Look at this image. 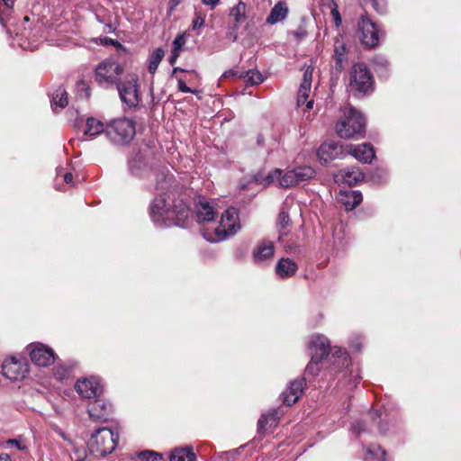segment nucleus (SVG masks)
I'll use <instances>...</instances> for the list:
<instances>
[{"label":"nucleus","instance_id":"obj_6","mask_svg":"<svg viewBox=\"0 0 461 461\" xmlns=\"http://www.w3.org/2000/svg\"><path fill=\"white\" fill-rule=\"evenodd\" d=\"M123 71L122 67L113 59L99 63L95 70V80L102 87L110 88L117 85Z\"/></svg>","mask_w":461,"mask_h":461},{"label":"nucleus","instance_id":"obj_20","mask_svg":"<svg viewBox=\"0 0 461 461\" xmlns=\"http://www.w3.org/2000/svg\"><path fill=\"white\" fill-rule=\"evenodd\" d=\"M348 60L347 48L342 37L338 36L334 41L335 69L341 71Z\"/></svg>","mask_w":461,"mask_h":461},{"label":"nucleus","instance_id":"obj_17","mask_svg":"<svg viewBox=\"0 0 461 461\" xmlns=\"http://www.w3.org/2000/svg\"><path fill=\"white\" fill-rule=\"evenodd\" d=\"M346 149L355 158L363 163H370L375 157L374 148L368 143L348 145Z\"/></svg>","mask_w":461,"mask_h":461},{"label":"nucleus","instance_id":"obj_53","mask_svg":"<svg viewBox=\"0 0 461 461\" xmlns=\"http://www.w3.org/2000/svg\"><path fill=\"white\" fill-rule=\"evenodd\" d=\"M178 56H179V52H175L172 50V54L169 58V63L174 64L176 62V59L178 58Z\"/></svg>","mask_w":461,"mask_h":461},{"label":"nucleus","instance_id":"obj_38","mask_svg":"<svg viewBox=\"0 0 461 461\" xmlns=\"http://www.w3.org/2000/svg\"><path fill=\"white\" fill-rule=\"evenodd\" d=\"M310 92H311V88L300 86L299 90H298V96H297V105L298 106H302L304 104V103L307 101Z\"/></svg>","mask_w":461,"mask_h":461},{"label":"nucleus","instance_id":"obj_40","mask_svg":"<svg viewBox=\"0 0 461 461\" xmlns=\"http://www.w3.org/2000/svg\"><path fill=\"white\" fill-rule=\"evenodd\" d=\"M185 44V35L178 34L172 42V50L175 52H180Z\"/></svg>","mask_w":461,"mask_h":461},{"label":"nucleus","instance_id":"obj_19","mask_svg":"<svg viewBox=\"0 0 461 461\" xmlns=\"http://www.w3.org/2000/svg\"><path fill=\"white\" fill-rule=\"evenodd\" d=\"M274 243L269 240L259 242L253 250V258L257 263H263L274 257Z\"/></svg>","mask_w":461,"mask_h":461},{"label":"nucleus","instance_id":"obj_43","mask_svg":"<svg viewBox=\"0 0 461 461\" xmlns=\"http://www.w3.org/2000/svg\"><path fill=\"white\" fill-rule=\"evenodd\" d=\"M205 15L201 13H196L195 18L193 21V29L196 30L202 28L204 25Z\"/></svg>","mask_w":461,"mask_h":461},{"label":"nucleus","instance_id":"obj_3","mask_svg":"<svg viewBox=\"0 0 461 461\" xmlns=\"http://www.w3.org/2000/svg\"><path fill=\"white\" fill-rule=\"evenodd\" d=\"M240 229L236 209L229 208L221 215L220 224L212 231L205 230L203 236L210 242H219L234 235Z\"/></svg>","mask_w":461,"mask_h":461},{"label":"nucleus","instance_id":"obj_42","mask_svg":"<svg viewBox=\"0 0 461 461\" xmlns=\"http://www.w3.org/2000/svg\"><path fill=\"white\" fill-rule=\"evenodd\" d=\"M312 68H307L303 73V81L301 83V86L312 87Z\"/></svg>","mask_w":461,"mask_h":461},{"label":"nucleus","instance_id":"obj_37","mask_svg":"<svg viewBox=\"0 0 461 461\" xmlns=\"http://www.w3.org/2000/svg\"><path fill=\"white\" fill-rule=\"evenodd\" d=\"M286 205L287 202H285L284 207L282 208L278 214L277 224L280 227V229H285L289 224V215L285 210Z\"/></svg>","mask_w":461,"mask_h":461},{"label":"nucleus","instance_id":"obj_34","mask_svg":"<svg viewBox=\"0 0 461 461\" xmlns=\"http://www.w3.org/2000/svg\"><path fill=\"white\" fill-rule=\"evenodd\" d=\"M52 104L59 107V108H64L68 105V96L67 92L62 87H59L53 94L52 96Z\"/></svg>","mask_w":461,"mask_h":461},{"label":"nucleus","instance_id":"obj_33","mask_svg":"<svg viewBox=\"0 0 461 461\" xmlns=\"http://www.w3.org/2000/svg\"><path fill=\"white\" fill-rule=\"evenodd\" d=\"M164 50L161 48H158L153 50L149 58V72L154 74L158 69V67L164 57Z\"/></svg>","mask_w":461,"mask_h":461},{"label":"nucleus","instance_id":"obj_31","mask_svg":"<svg viewBox=\"0 0 461 461\" xmlns=\"http://www.w3.org/2000/svg\"><path fill=\"white\" fill-rule=\"evenodd\" d=\"M296 185L312 179L315 176V170L308 166L294 167Z\"/></svg>","mask_w":461,"mask_h":461},{"label":"nucleus","instance_id":"obj_54","mask_svg":"<svg viewBox=\"0 0 461 461\" xmlns=\"http://www.w3.org/2000/svg\"><path fill=\"white\" fill-rule=\"evenodd\" d=\"M377 66H381V68H386L388 66V61L384 59H379V61H376Z\"/></svg>","mask_w":461,"mask_h":461},{"label":"nucleus","instance_id":"obj_9","mask_svg":"<svg viewBox=\"0 0 461 461\" xmlns=\"http://www.w3.org/2000/svg\"><path fill=\"white\" fill-rule=\"evenodd\" d=\"M358 27L361 32L360 39L365 46L374 48L378 45L379 30L367 16L361 17Z\"/></svg>","mask_w":461,"mask_h":461},{"label":"nucleus","instance_id":"obj_48","mask_svg":"<svg viewBox=\"0 0 461 461\" xmlns=\"http://www.w3.org/2000/svg\"><path fill=\"white\" fill-rule=\"evenodd\" d=\"M177 87L180 92L183 93H194V91L186 86L184 80L178 79Z\"/></svg>","mask_w":461,"mask_h":461},{"label":"nucleus","instance_id":"obj_14","mask_svg":"<svg viewBox=\"0 0 461 461\" xmlns=\"http://www.w3.org/2000/svg\"><path fill=\"white\" fill-rule=\"evenodd\" d=\"M343 153V146L335 141L324 142L317 150L319 160L324 164L339 158Z\"/></svg>","mask_w":461,"mask_h":461},{"label":"nucleus","instance_id":"obj_29","mask_svg":"<svg viewBox=\"0 0 461 461\" xmlns=\"http://www.w3.org/2000/svg\"><path fill=\"white\" fill-rule=\"evenodd\" d=\"M103 132H105V128L101 121L93 117L87 119L86 130L84 131L85 135L90 138H95Z\"/></svg>","mask_w":461,"mask_h":461},{"label":"nucleus","instance_id":"obj_62","mask_svg":"<svg viewBox=\"0 0 461 461\" xmlns=\"http://www.w3.org/2000/svg\"><path fill=\"white\" fill-rule=\"evenodd\" d=\"M86 96L88 97V96H89L88 89H87V88H86Z\"/></svg>","mask_w":461,"mask_h":461},{"label":"nucleus","instance_id":"obj_23","mask_svg":"<svg viewBox=\"0 0 461 461\" xmlns=\"http://www.w3.org/2000/svg\"><path fill=\"white\" fill-rule=\"evenodd\" d=\"M229 16L233 20V28L239 29L240 24L247 20V5L239 1L237 5L230 9Z\"/></svg>","mask_w":461,"mask_h":461},{"label":"nucleus","instance_id":"obj_59","mask_svg":"<svg viewBox=\"0 0 461 461\" xmlns=\"http://www.w3.org/2000/svg\"><path fill=\"white\" fill-rule=\"evenodd\" d=\"M57 432H58V434H59V435L63 439H65V440H68V438H67L66 434H65L62 430H60V429H57Z\"/></svg>","mask_w":461,"mask_h":461},{"label":"nucleus","instance_id":"obj_52","mask_svg":"<svg viewBox=\"0 0 461 461\" xmlns=\"http://www.w3.org/2000/svg\"><path fill=\"white\" fill-rule=\"evenodd\" d=\"M63 178H64V182L67 183V184H72V180H73V175L71 173H66L64 176H63Z\"/></svg>","mask_w":461,"mask_h":461},{"label":"nucleus","instance_id":"obj_60","mask_svg":"<svg viewBox=\"0 0 461 461\" xmlns=\"http://www.w3.org/2000/svg\"><path fill=\"white\" fill-rule=\"evenodd\" d=\"M378 428H379V431L381 433H384L385 432V429L380 423L378 424Z\"/></svg>","mask_w":461,"mask_h":461},{"label":"nucleus","instance_id":"obj_57","mask_svg":"<svg viewBox=\"0 0 461 461\" xmlns=\"http://www.w3.org/2000/svg\"><path fill=\"white\" fill-rule=\"evenodd\" d=\"M294 35L296 38L300 39V38H302V37H303L305 35V32H303V31H302V32H294Z\"/></svg>","mask_w":461,"mask_h":461},{"label":"nucleus","instance_id":"obj_7","mask_svg":"<svg viewBox=\"0 0 461 461\" xmlns=\"http://www.w3.org/2000/svg\"><path fill=\"white\" fill-rule=\"evenodd\" d=\"M373 86V78L367 67L363 63L355 64L349 76L351 91L366 93Z\"/></svg>","mask_w":461,"mask_h":461},{"label":"nucleus","instance_id":"obj_55","mask_svg":"<svg viewBox=\"0 0 461 461\" xmlns=\"http://www.w3.org/2000/svg\"><path fill=\"white\" fill-rule=\"evenodd\" d=\"M370 415L374 421H375L376 419L380 420L381 418V413L378 411H374Z\"/></svg>","mask_w":461,"mask_h":461},{"label":"nucleus","instance_id":"obj_32","mask_svg":"<svg viewBox=\"0 0 461 461\" xmlns=\"http://www.w3.org/2000/svg\"><path fill=\"white\" fill-rule=\"evenodd\" d=\"M366 461H385V451L380 446L372 445L366 449Z\"/></svg>","mask_w":461,"mask_h":461},{"label":"nucleus","instance_id":"obj_21","mask_svg":"<svg viewBox=\"0 0 461 461\" xmlns=\"http://www.w3.org/2000/svg\"><path fill=\"white\" fill-rule=\"evenodd\" d=\"M128 167L130 173L138 177L143 176L149 169L145 158L140 153H137L130 158Z\"/></svg>","mask_w":461,"mask_h":461},{"label":"nucleus","instance_id":"obj_58","mask_svg":"<svg viewBox=\"0 0 461 461\" xmlns=\"http://www.w3.org/2000/svg\"><path fill=\"white\" fill-rule=\"evenodd\" d=\"M304 104H306V109L307 110L312 109V107H313V101L312 100L306 101Z\"/></svg>","mask_w":461,"mask_h":461},{"label":"nucleus","instance_id":"obj_47","mask_svg":"<svg viewBox=\"0 0 461 461\" xmlns=\"http://www.w3.org/2000/svg\"><path fill=\"white\" fill-rule=\"evenodd\" d=\"M7 443L11 446H14L20 450H25L27 448L25 443L18 439H10Z\"/></svg>","mask_w":461,"mask_h":461},{"label":"nucleus","instance_id":"obj_2","mask_svg":"<svg viewBox=\"0 0 461 461\" xmlns=\"http://www.w3.org/2000/svg\"><path fill=\"white\" fill-rule=\"evenodd\" d=\"M366 121L357 110L349 107L343 112L336 124V132L341 139H359L364 137Z\"/></svg>","mask_w":461,"mask_h":461},{"label":"nucleus","instance_id":"obj_50","mask_svg":"<svg viewBox=\"0 0 461 461\" xmlns=\"http://www.w3.org/2000/svg\"><path fill=\"white\" fill-rule=\"evenodd\" d=\"M170 181L171 178L165 177V179L162 182H158L157 189L161 191L166 190L167 188H168Z\"/></svg>","mask_w":461,"mask_h":461},{"label":"nucleus","instance_id":"obj_4","mask_svg":"<svg viewBox=\"0 0 461 461\" xmlns=\"http://www.w3.org/2000/svg\"><path fill=\"white\" fill-rule=\"evenodd\" d=\"M117 438L112 429L100 428L91 436L87 447L92 455L104 456L115 449Z\"/></svg>","mask_w":461,"mask_h":461},{"label":"nucleus","instance_id":"obj_49","mask_svg":"<svg viewBox=\"0 0 461 461\" xmlns=\"http://www.w3.org/2000/svg\"><path fill=\"white\" fill-rule=\"evenodd\" d=\"M74 454L76 456L75 461H85L86 454V450L84 448H82V449L76 448Z\"/></svg>","mask_w":461,"mask_h":461},{"label":"nucleus","instance_id":"obj_18","mask_svg":"<svg viewBox=\"0 0 461 461\" xmlns=\"http://www.w3.org/2000/svg\"><path fill=\"white\" fill-rule=\"evenodd\" d=\"M304 379L291 382L289 387L282 393L283 402L288 406L295 403L303 393Z\"/></svg>","mask_w":461,"mask_h":461},{"label":"nucleus","instance_id":"obj_22","mask_svg":"<svg viewBox=\"0 0 461 461\" xmlns=\"http://www.w3.org/2000/svg\"><path fill=\"white\" fill-rule=\"evenodd\" d=\"M216 211L209 202L200 201L196 204V216L199 222H209L214 220Z\"/></svg>","mask_w":461,"mask_h":461},{"label":"nucleus","instance_id":"obj_28","mask_svg":"<svg viewBox=\"0 0 461 461\" xmlns=\"http://www.w3.org/2000/svg\"><path fill=\"white\" fill-rule=\"evenodd\" d=\"M169 461H195V454L189 447L175 448L169 456Z\"/></svg>","mask_w":461,"mask_h":461},{"label":"nucleus","instance_id":"obj_56","mask_svg":"<svg viewBox=\"0 0 461 461\" xmlns=\"http://www.w3.org/2000/svg\"><path fill=\"white\" fill-rule=\"evenodd\" d=\"M0 461H13L7 454L0 455Z\"/></svg>","mask_w":461,"mask_h":461},{"label":"nucleus","instance_id":"obj_46","mask_svg":"<svg viewBox=\"0 0 461 461\" xmlns=\"http://www.w3.org/2000/svg\"><path fill=\"white\" fill-rule=\"evenodd\" d=\"M331 15L334 19L336 26L339 27L341 24V17L336 5L335 7L331 9Z\"/></svg>","mask_w":461,"mask_h":461},{"label":"nucleus","instance_id":"obj_25","mask_svg":"<svg viewBox=\"0 0 461 461\" xmlns=\"http://www.w3.org/2000/svg\"><path fill=\"white\" fill-rule=\"evenodd\" d=\"M339 201L347 210H352L362 202V194L358 191H340Z\"/></svg>","mask_w":461,"mask_h":461},{"label":"nucleus","instance_id":"obj_45","mask_svg":"<svg viewBox=\"0 0 461 461\" xmlns=\"http://www.w3.org/2000/svg\"><path fill=\"white\" fill-rule=\"evenodd\" d=\"M373 4V7L378 12L382 13L385 8V1L384 0H371Z\"/></svg>","mask_w":461,"mask_h":461},{"label":"nucleus","instance_id":"obj_27","mask_svg":"<svg viewBox=\"0 0 461 461\" xmlns=\"http://www.w3.org/2000/svg\"><path fill=\"white\" fill-rule=\"evenodd\" d=\"M288 14V7L285 2H278L271 9L269 15L267 18V23L269 24H276L286 18Z\"/></svg>","mask_w":461,"mask_h":461},{"label":"nucleus","instance_id":"obj_5","mask_svg":"<svg viewBox=\"0 0 461 461\" xmlns=\"http://www.w3.org/2000/svg\"><path fill=\"white\" fill-rule=\"evenodd\" d=\"M105 134L115 144L129 143L135 136L134 122L126 118L113 120L106 126Z\"/></svg>","mask_w":461,"mask_h":461},{"label":"nucleus","instance_id":"obj_10","mask_svg":"<svg viewBox=\"0 0 461 461\" xmlns=\"http://www.w3.org/2000/svg\"><path fill=\"white\" fill-rule=\"evenodd\" d=\"M120 97L123 103L129 106H135L139 103V95L137 89V79L135 77L131 76L130 78L117 83Z\"/></svg>","mask_w":461,"mask_h":461},{"label":"nucleus","instance_id":"obj_12","mask_svg":"<svg viewBox=\"0 0 461 461\" xmlns=\"http://www.w3.org/2000/svg\"><path fill=\"white\" fill-rule=\"evenodd\" d=\"M28 372L27 365L14 357H10L2 365L3 375L10 380L23 379Z\"/></svg>","mask_w":461,"mask_h":461},{"label":"nucleus","instance_id":"obj_8","mask_svg":"<svg viewBox=\"0 0 461 461\" xmlns=\"http://www.w3.org/2000/svg\"><path fill=\"white\" fill-rule=\"evenodd\" d=\"M31 360L41 366H47L55 360L53 350L41 343H32L27 347Z\"/></svg>","mask_w":461,"mask_h":461},{"label":"nucleus","instance_id":"obj_36","mask_svg":"<svg viewBox=\"0 0 461 461\" xmlns=\"http://www.w3.org/2000/svg\"><path fill=\"white\" fill-rule=\"evenodd\" d=\"M162 455L152 451V450H145L141 451L138 454V459L140 461H157L158 459H161Z\"/></svg>","mask_w":461,"mask_h":461},{"label":"nucleus","instance_id":"obj_35","mask_svg":"<svg viewBox=\"0 0 461 461\" xmlns=\"http://www.w3.org/2000/svg\"><path fill=\"white\" fill-rule=\"evenodd\" d=\"M279 185L285 188L296 185L294 168L286 171L284 176L279 178Z\"/></svg>","mask_w":461,"mask_h":461},{"label":"nucleus","instance_id":"obj_51","mask_svg":"<svg viewBox=\"0 0 461 461\" xmlns=\"http://www.w3.org/2000/svg\"><path fill=\"white\" fill-rule=\"evenodd\" d=\"M221 0H203V4L206 6H208L211 10H213L216 8V6L219 5Z\"/></svg>","mask_w":461,"mask_h":461},{"label":"nucleus","instance_id":"obj_15","mask_svg":"<svg viewBox=\"0 0 461 461\" xmlns=\"http://www.w3.org/2000/svg\"><path fill=\"white\" fill-rule=\"evenodd\" d=\"M112 406L104 399H96L88 404L87 411L90 418L95 421H105L110 413Z\"/></svg>","mask_w":461,"mask_h":461},{"label":"nucleus","instance_id":"obj_11","mask_svg":"<svg viewBox=\"0 0 461 461\" xmlns=\"http://www.w3.org/2000/svg\"><path fill=\"white\" fill-rule=\"evenodd\" d=\"M75 389L81 397L87 399L99 397L103 392L100 381L95 377L79 379Z\"/></svg>","mask_w":461,"mask_h":461},{"label":"nucleus","instance_id":"obj_61","mask_svg":"<svg viewBox=\"0 0 461 461\" xmlns=\"http://www.w3.org/2000/svg\"><path fill=\"white\" fill-rule=\"evenodd\" d=\"M78 87L86 88L85 83L81 82L77 85Z\"/></svg>","mask_w":461,"mask_h":461},{"label":"nucleus","instance_id":"obj_44","mask_svg":"<svg viewBox=\"0 0 461 461\" xmlns=\"http://www.w3.org/2000/svg\"><path fill=\"white\" fill-rule=\"evenodd\" d=\"M352 429L357 435H359L361 432L366 430V426L362 421L357 420L353 423Z\"/></svg>","mask_w":461,"mask_h":461},{"label":"nucleus","instance_id":"obj_1","mask_svg":"<svg viewBox=\"0 0 461 461\" xmlns=\"http://www.w3.org/2000/svg\"><path fill=\"white\" fill-rule=\"evenodd\" d=\"M150 215L155 223L167 224L174 222L177 226H184L188 218L189 210L185 205L180 209H170L163 196L156 197L150 205Z\"/></svg>","mask_w":461,"mask_h":461},{"label":"nucleus","instance_id":"obj_41","mask_svg":"<svg viewBox=\"0 0 461 461\" xmlns=\"http://www.w3.org/2000/svg\"><path fill=\"white\" fill-rule=\"evenodd\" d=\"M269 419H273L274 420H276V413L272 412V413L267 414V415L263 414L259 418V420L258 421V429L259 431H262V430H264L266 429V426H267Z\"/></svg>","mask_w":461,"mask_h":461},{"label":"nucleus","instance_id":"obj_39","mask_svg":"<svg viewBox=\"0 0 461 461\" xmlns=\"http://www.w3.org/2000/svg\"><path fill=\"white\" fill-rule=\"evenodd\" d=\"M320 363H321V361H314L312 358L311 362L307 365V366L304 370V375L315 376L320 371V367H319Z\"/></svg>","mask_w":461,"mask_h":461},{"label":"nucleus","instance_id":"obj_13","mask_svg":"<svg viewBox=\"0 0 461 461\" xmlns=\"http://www.w3.org/2000/svg\"><path fill=\"white\" fill-rule=\"evenodd\" d=\"M309 350L314 361H321L329 354L330 342L322 335H313L309 341Z\"/></svg>","mask_w":461,"mask_h":461},{"label":"nucleus","instance_id":"obj_16","mask_svg":"<svg viewBox=\"0 0 461 461\" xmlns=\"http://www.w3.org/2000/svg\"><path fill=\"white\" fill-rule=\"evenodd\" d=\"M335 181L338 183H344L348 185H357L359 181L363 180L364 174L357 167H352L339 170L334 175Z\"/></svg>","mask_w":461,"mask_h":461},{"label":"nucleus","instance_id":"obj_24","mask_svg":"<svg viewBox=\"0 0 461 461\" xmlns=\"http://www.w3.org/2000/svg\"><path fill=\"white\" fill-rule=\"evenodd\" d=\"M229 76L238 77L240 78L243 77L245 79V82L250 86L259 85L264 81L262 74L259 71L253 69L248 70L245 74H239V72H235L233 70H230L223 74V77Z\"/></svg>","mask_w":461,"mask_h":461},{"label":"nucleus","instance_id":"obj_30","mask_svg":"<svg viewBox=\"0 0 461 461\" xmlns=\"http://www.w3.org/2000/svg\"><path fill=\"white\" fill-rule=\"evenodd\" d=\"M281 177V170L275 169L272 172H269L266 176H263L262 173H258L254 179L257 183L263 185L264 187L275 183L276 181L279 182V178Z\"/></svg>","mask_w":461,"mask_h":461},{"label":"nucleus","instance_id":"obj_26","mask_svg":"<svg viewBox=\"0 0 461 461\" xmlns=\"http://www.w3.org/2000/svg\"><path fill=\"white\" fill-rule=\"evenodd\" d=\"M297 265L290 258H281L276 267V272L281 278H288L295 274Z\"/></svg>","mask_w":461,"mask_h":461}]
</instances>
